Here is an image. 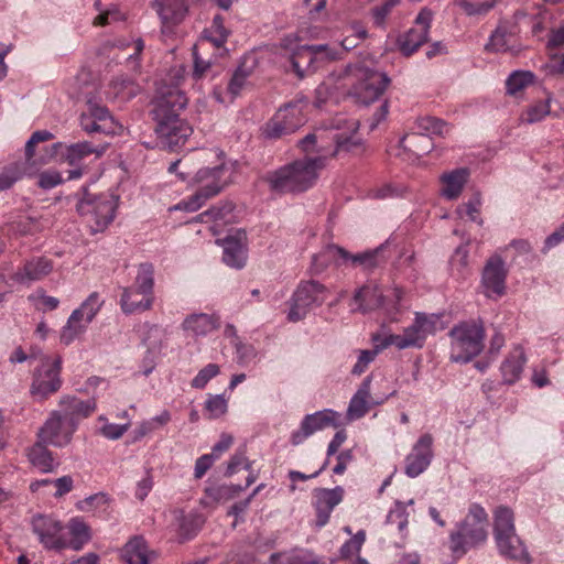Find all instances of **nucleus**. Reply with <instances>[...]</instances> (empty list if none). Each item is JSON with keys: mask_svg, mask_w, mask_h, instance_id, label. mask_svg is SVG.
Wrapping results in <instances>:
<instances>
[{"mask_svg": "<svg viewBox=\"0 0 564 564\" xmlns=\"http://www.w3.org/2000/svg\"><path fill=\"white\" fill-rule=\"evenodd\" d=\"M97 409L95 397L82 400L76 395L64 394L58 400V409L53 410L37 432V440L55 447H64L72 442L78 422L90 416Z\"/></svg>", "mask_w": 564, "mask_h": 564, "instance_id": "nucleus-1", "label": "nucleus"}, {"mask_svg": "<svg viewBox=\"0 0 564 564\" xmlns=\"http://www.w3.org/2000/svg\"><path fill=\"white\" fill-rule=\"evenodd\" d=\"M199 153L197 156H203ZM195 155H185L180 160L171 163L169 166L170 173H176L182 181H192L194 184L200 186V189L195 193L189 199L177 204L174 209L185 212H196L203 204L212 196L217 195L221 188V175L224 166L217 165L215 167H203L196 170L195 161L202 162L200 158Z\"/></svg>", "mask_w": 564, "mask_h": 564, "instance_id": "nucleus-2", "label": "nucleus"}, {"mask_svg": "<svg viewBox=\"0 0 564 564\" xmlns=\"http://www.w3.org/2000/svg\"><path fill=\"white\" fill-rule=\"evenodd\" d=\"M324 158L299 160L286 164L269 175L268 182L274 192L296 193L310 188L324 167Z\"/></svg>", "mask_w": 564, "mask_h": 564, "instance_id": "nucleus-3", "label": "nucleus"}, {"mask_svg": "<svg viewBox=\"0 0 564 564\" xmlns=\"http://www.w3.org/2000/svg\"><path fill=\"white\" fill-rule=\"evenodd\" d=\"M488 514L479 505H473L467 517L449 536V549L456 557L463 556L469 547L487 540Z\"/></svg>", "mask_w": 564, "mask_h": 564, "instance_id": "nucleus-4", "label": "nucleus"}, {"mask_svg": "<svg viewBox=\"0 0 564 564\" xmlns=\"http://www.w3.org/2000/svg\"><path fill=\"white\" fill-rule=\"evenodd\" d=\"M451 360L468 362L484 348L485 327L481 322H462L451 332Z\"/></svg>", "mask_w": 564, "mask_h": 564, "instance_id": "nucleus-5", "label": "nucleus"}, {"mask_svg": "<svg viewBox=\"0 0 564 564\" xmlns=\"http://www.w3.org/2000/svg\"><path fill=\"white\" fill-rule=\"evenodd\" d=\"M345 80L350 86V94L365 105L378 100L390 84L384 73L364 66L349 67Z\"/></svg>", "mask_w": 564, "mask_h": 564, "instance_id": "nucleus-6", "label": "nucleus"}, {"mask_svg": "<svg viewBox=\"0 0 564 564\" xmlns=\"http://www.w3.org/2000/svg\"><path fill=\"white\" fill-rule=\"evenodd\" d=\"M434 315L415 313L414 321L403 329L402 334L381 335L382 343L379 348L394 346L399 350L422 348L429 335L435 333Z\"/></svg>", "mask_w": 564, "mask_h": 564, "instance_id": "nucleus-7", "label": "nucleus"}, {"mask_svg": "<svg viewBox=\"0 0 564 564\" xmlns=\"http://www.w3.org/2000/svg\"><path fill=\"white\" fill-rule=\"evenodd\" d=\"M329 294V290L318 281H302L292 295L288 321L292 323L302 321L312 308L325 303Z\"/></svg>", "mask_w": 564, "mask_h": 564, "instance_id": "nucleus-8", "label": "nucleus"}, {"mask_svg": "<svg viewBox=\"0 0 564 564\" xmlns=\"http://www.w3.org/2000/svg\"><path fill=\"white\" fill-rule=\"evenodd\" d=\"M281 47L290 54L293 69L297 75H302L303 63L297 58L306 57V64H313L314 61H336L339 58L337 50L327 44L300 45L295 35L285 36L281 42Z\"/></svg>", "mask_w": 564, "mask_h": 564, "instance_id": "nucleus-9", "label": "nucleus"}, {"mask_svg": "<svg viewBox=\"0 0 564 564\" xmlns=\"http://www.w3.org/2000/svg\"><path fill=\"white\" fill-rule=\"evenodd\" d=\"M31 529L45 550L61 552L68 549L65 527L55 517L35 514L31 519Z\"/></svg>", "mask_w": 564, "mask_h": 564, "instance_id": "nucleus-10", "label": "nucleus"}, {"mask_svg": "<svg viewBox=\"0 0 564 564\" xmlns=\"http://www.w3.org/2000/svg\"><path fill=\"white\" fill-rule=\"evenodd\" d=\"M61 369V357L53 360L45 358L34 372L30 389L31 394L39 400H44L57 392L62 386Z\"/></svg>", "mask_w": 564, "mask_h": 564, "instance_id": "nucleus-11", "label": "nucleus"}, {"mask_svg": "<svg viewBox=\"0 0 564 564\" xmlns=\"http://www.w3.org/2000/svg\"><path fill=\"white\" fill-rule=\"evenodd\" d=\"M341 259L343 262L351 261L355 264L362 267L364 269L371 270L380 265L379 250L366 251L356 256H351L344 248L330 245L327 246L323 251L313 258V267L317 272L323 271L329 261H337Z\"/></svg>", "mask_w": 564, "mask_h": 564, "instance_id": "nucleus-12", "label": "nucleus"}, {"mask_svg": "<svg viewBox=\"0 0 564 564\" xmlns=\"http://www.w3.org/2000/svg\"><path fill=\"white\" fill-rule=\"evenodd\" d=\"M340 425V414L332 409H324L307 414L303 417L300 427L292 432L291 443L294 446L303 444L314 433L326 427H337Z\"/></svg>", "mask_w": 564, "mask_h": 564, "instance_id": "nucleus-13", "label": "nucleus"}, {"mask_svg": "<svg viewBox=\"0 0 564 564\" xmlns=\"http://www.w3.org/2000/svg\"><path fill=\"white\" fill-rule=\"evenodd\" d=\"M304 122L302 109L296 105H290L280 109L276 116L265 124L263 134L269 139L279 138L296 131Z\"/></svg>", "mask_w": 564, "mask_h": 564, "instance_id": "nucleus-14", "label": "nucleus"}, {"mask_svg": "<svg viewBox=\"0 0 564 564\" xmlns=\"http://www.w3.org/2000/svg\"><path fill=\"white\" fill-rule=\"evenodd\" d=\"M345 490L343 487L316 488L313 490V507L316 513L315 527L321 529L325 527L336 506L344 499Z\"/></svg>", "mask_w": 564, "mask_h": 564, "instance_id": "nucleus-15", "label": "nucleus"}, {"mask_svg": "<svg viewBox=\"0 0 564 564\" xmlns=\"http://www.w3.org/2000/svg\"><path fill=\"white\" fill-rule=\"evenodd\" d=\"M80 210L93 232L104 231L115 218V205L108 199L82 203Z\"/></svg>", "mask_w": 564, "mask_h": 564, "instance_id": "nucleus-16", "label": "nucleus"}, {"mask_svg": "<svg viewBox=\"0 0 564 564\" xmlns=\"http://www.w3.org/2000/svg\"><path fill=\"white\" fill-rule=\"evenodd\" d=\"M433 20V12L423 8L411 28L400 40V48L403 54L411 55L427 41L429 31Z\"/></svg>", "mask_w": 564, "mask_h": 564, "instance_id": "nucleus-17", "label": "nucleus"}, {"mask_svg": "<svg viewBox=\"0 0 564 564\" xmlns=\"http://www.w3.org/2000/svg\"><path fill=\"white\" fill-rule=\"evenodd\" d=\"M507 271L500 257H492L484 268L481 283L487 297L497 299L505 294Z\"/></svg>", "mask_w": 564, "mask_h": 564, "instance_id": "nucleus-18", "label": "nucleus"}, {"mask_svg": "<svg viewBox=\"0 0 564 564\" xmlns=\"http://www.w3.org/2000/svg\"><path fill=\"white\" fill-rule=\"evenodd\" d=\"M54 270V262L45 256H36L26 260L13 274V280L20 284L41 281Z\"/></svg>", "mask_w": 564, "mask_h": 564, "instance_id": "nucleus-19", "label": "nucleus"}, {"mask_svg": "<svg viewBox=\"0 0 564 564\" xmlns=\"http://www.w3.org/2000/svg\"><path fill=\"white\" fill-rule=\"evenodd\" d=\"M432 444L433 437L430 434H424L419 438L405 459L408 476L416 477L429 467L433 456Z\"/></svg>", "mask_w": 564, "mask_h": 564, "instance_id": "nucleus-20", "label": "nucleus"}, {"mask_svg": "<svg viewBox=\"0 0 564 564\" xmlns=\"http://www.w3.org/2000/svg\"><path fill=\"white\" fill-rule=\"evenodd\" d=\"M82 127L88 132H102V133H117L122 129V126L117 123L110 116L107 108L101 106H93L89 115L82 116Z\"/></svg>", "mask_w": 564, "mask_h": 564, "instance_id": "nucleus-21", "label": "nucleus"}, {"mask_svg": "<svg viewBox=\"0 0 564 564\" xmlns=\"http://www.w3.org/2000/svg\"><path fill=\"white\" fill-rule=\"evenodd\" d=\"M192 127L183 119H174L156 123V133L163 144L170 149L183 145L192 134Z\"/></svg>", "mask_w": 564, "mask_h": 564, "instance_id": "nucleus-22", "label": "nucleus"}, {"mask_svg": "<svg viewBox=\"0 0 564 564\" xmlns=\"http://www.w3.org/2000/svg\"><path fill=\"white\" fill-rule=\"evenodd\" d=\"M224 262L235 269H241L247 260V237L245 231L227 236L223 242Z\"/></svg>", "mask_w": 564, "mask_h": 564, "instance_id": "nucleus-23", "label": "nucleus"}, {"mask_svg": "<svg viewBox=\"0 0 564 564\" xmlns=\"http://www.w3.org/2000/svg\"><path fill=\"white\" fill-rule=\"evenodd\" d=\"M499 553L510 560L530 563L529 552L517 532L495 539Z\"/></svg>", "mask_w": 564, "mask_h": 564, "instance_id": "nucleus-24", "label": "nucleus"}, {"mask_svg": "<svg viewBox=\"0 0 564 564\" xmlns=\"http://www.w3.org/2000/svg\"><path fill=\"white\" fill-rule=\"evenodd\" d=\"M469 172L467 169H456L444 173L441 176V195L446 199H456L460 196L466 183L468 182Z\"/></svg>", "mask_w": 564, "mask_h": 564, "instance_id": "nucleus-25", "label": "nucleus"}, {"mask_svg": "<svg viewBox=\"0 0 564 564\" xmlns=\"http://www.w3.org/2000/svg\"><path fill=\"white\" fill-rule=\"evenodd\" d=\"M525 361L523 348L521 346L513 347L500 367L503 382L507 384L517 382L521 377Z\"/></svg>", "mask_w": 564, "mask_h": 564, "instance_id": "nucleus-26", "label": "nucleus"}, {"mask_svg": "<svg viewBox=\"0 0 564 564\" xmlns=\"http://www.w3.org/2000/svg\"><path fill=\"white\" fill-rule=\"evenodd\" d=\"M354 304V310L360 312L379 308L384 304L382 290L376 284L364 285L355 293Z\"/></svg>", "mask_w": 564, "mask_h": 564, "instance_id": "nucleus-27", "label": "nucleus"}, {"mask_svg": "<svg viewBox=\"0 0 564 564\" xmlns=\"http://www.w3.org/2000/svg\"><path fill=\"white\" fill-rule=\"evenodd\" d=\"M154 297L145 295L139 289L131 286L124 288L120 299V306L123 313L133 314L148 311L153 305Z\"/></svg>", "mask_w": 564, "mask_h": 564, "instance_id": "nucleus-28", "label": "nucleus"}, {"mask_svg": "<svg viewBox=\"0 0 564 564\" xmlns=\"http://www.w3.org/2000/svg\"><path fill=\"white\" fill-rule=\"evenodd\" d=\"M182 326L195 337L206 336L219 327V318L214 314H192L183 321Z\"/></svg>", "mask_w": 564, "mask_h": 564, "instance_id": "nucleus-29", "label": "nucleus"}, {"mask_svg": "<svg viewBox=\"0 0 564 564\" xmlns=\"http://www.w3.org/2000/svg\"><path fill=\"white\" fill-rule=\"evenodd\" d=\"M153 7L160 15L163 26L166 29L178 24L186 14V8L177 0H153Z\"/></svg>", "mask_w": 564, "mask_h": 564, "instance_id": "nucleus-30", "label": "nucleus"}, {"mask_svg": "<svg viewBox=\"0 0 564 564\" xmlns=\"http://www.w3.org/2000/svg\"><path fill=\"white\" fill-rule=\"evenodd\" d=\"M370 378H366L350 399L347 417L352 421L362 417L369 410Z\"/></svg>", "mask_w": 564, "mask_h": 564, "instance_id": "nucleus-31", "label": "nucleus"}, {"mask_svg": "<svg viewBox=\"0 0 564 564\" xmlns=\"http://www.w3.org/2000/svg\"><path fill=\"white\" fill-rule=\"evenodd\" d=\"M40 440L28 449V459L31 465L42 473H51L55 469L56 463L52 456V453Z\"/></svg>", "mask_w": 564, "mask_h": 564, "instance_id": "nucleus-32", "label": "nucleus"}, {"mask_svg": "<svg viewBox=\"0 0 564 564\" xmlns=\"http://www.w3.org/2000/svg\"><path fill=\"white\" fill-rule=\"evenodd\" d=\"M243 488L236 485L210 486L205 489V497L202 505L205 507H215L234 499Z\"/></svg>", "mask_w": 564, "mask_h": 564, "instance_id": "nucleus-33", "label": "nucleus"}, {"mask_svg": "<svg viewBox=\"0 0 564 564\" xmlns=\"http://www.w3.org/2000/svg\"><path fill=\"white\" fill-rule=\"evenodd\" d=\"M400 145L415 158L430 153L434 147L432 138L425 133H408L400 140Z\"/></svg>", "mask_w": 564, "mask_h": 564, "instance_id": "nucleus-34", "label": "nucleus"}, {"mask_svg": "<svg viewBox=\"0 0 564 564\" xmlns=\"http://www.w3.org/2000/svg\"><path fill=\"white\" fill-rule=\"evenodd\" d=\"M229 36V31L224 25L221 15H216L210 28L206 29L199 40V47H207L209 44L216 48L224 46Z\"/></svg>", "mask_w": 564, "mask_h": 564, "instance_id": "nucleus-35", "label": "nucleus"}, {"mask_svg": "<svg viewBox=\"0 0 564 564\" xmlns=\"http://www.w3.org/2000/svg\"><path fill=\"white\" fill-rule=\"evenodd\" d=\"M90 323L86 321L82 311H73L69 315L66 325L61 330V341L65 345H69L77 339Z\"/></svg>", "mask_w": 564, "mask_h": 564, "instance_id": "nucleus-36", "label": "nucleus"}, {"mask_svg": "<svg viewBox=\"0 0 564 564\" xmlns=\"http://www.w3.org/2000/svg\"><path fill=\"white\" fill-rule=\"evenodd\" d=\"M514 512L507 506H499L494 511V539L514 533Z\"/></svg>", "mask_w": 564, "mask_h": 564, "instance_id": "nucleus-37", "label": "nucleus"}, {"mask_svg": "<svg viewBox=\"0 0 564 564\" xmlns=\"http://www.w3.org/2000/svg\"><path fill=\"white\" fill-rule=\"evenodd\" d=\"M139 85L128 78H116L108 86V96L119 102H126L138 95Z\"/></svg>", "mask_w": 564, "mask_h": 564, "instance_id": "nucleus-38", "label": "nucleus"}, {"mask_svg": "<svg viewBox=\"0 0 564 564\" xmlns=\"http://www.w3.org/2000/svg\"><path fill=\"white\" fill-rule=\"evenodd\" d=\"M122 556L128 564H148V545L142 536L130 539L122 549Z\"/></svg>", "mask_w": 564, "mask_h": 564, "instance_id": "nucleus-39", "label": "nucleus"}, {"mask_svg": "<svg viewBox=\"0 0 564 564\" xmlns=\"http://www.w3.org/2000/svg\"><path fill=\"white\" fill-rule=\"evenodd\" d=\"M68 528L72 536L70 540L68 539V547L75 551L82 550L91 539L90 528L79 518L70 519Z\"/></svg>", "mask_w": 564, "mask_h": 564, "instance_id": "nucleus-40", "label": "nucleus"}, {"mask_svg": "<svg viewBox=\"0 0 564 564\" xmlns=\"http://www.w3.org/2000/svg\"><path fill=\"white\" fill-rule=\"evenodd\" d=\"M105 150V145L100 148H94L89 142L84 141L67 147L65 158L70 165H77L84 158L88 155L95 154L96 158H100Z\"/></svg>", "mask_w": 564, "mask_h": 564, "instance_id": "nucleus-41", "label": "nucleus"}, {"mask_svg": "<svg viewBox=\"0 0 564 564\" xmlns=\"http://www.w3.org/2000/svg\"><path fill=\"white\" fill-rule=\"evenodd\" d=\"M317 556L305 550L291 553H273L270 556V564H315Z\"/></svg>", "mask_w": 564, "mask_h": 564, "instance_id": "nucleus-42", "label": "nucleus"}, {"mask_svg": "<svg viewBox=\"0 0 564 564\" xmlns=\"http://www.w3.org/2000/svg\"><path fill=\"white\" fill-rule=\"evenodd\" d=\"M152 104H153L152 115H153V119L156 121V123L167 121V120L171 121L174 119H180V112L183 109H174V108H172V106H169L167 99H165V97L162 95L160 89L158 90V94H156L155 98L153 99Z\"/></svg>", "mask_w": 564, "mask_h": 564, "instance_id": "nucleus-43", "label": "nucleus"}, {"mask_svg": "<svg viewBox=\"0 0 564 564\" xmlns=\"http://www.w3.org/2000/svg\"><path fill=\"white\" fill-rule=\"evenodd\" d=\"M371 340L373 343V349L360 351L357 362L355 364V366L351 369L352 375L360 376L361 373H364L366 371V369L368 368V366L375 360L377 355L380 351L386 349V348H379L382 343L380 334L372 335Z\"/></svg>", "mask_w": 564, "mask_h": 564, "instance_id": "nucleus-44", "label": "nucleus"}, {"mask_svg": "<svg viewBox=\"0 0 564 564\" xmlns=\"http://www.w3.org/2000/svg\"><path fill=\"white\" fill-rule=\"evenodd\" d=\"M534 80V74L530 70H514L506 82V89L509 95H517Z\"/></svg>", "mask_w": 564, "mask_h": 564, "instance_id": "nucleus-45", "label": "nucleus"}, {"mask_svg": "<svg viewBox=\"0 0 564 564\" xmlns=\"http://www.w3.org/2000/svg\"><path fill=\"white\" fill-rule=\"evenodd\" d=\"M154 271L153 267L149 263L140 264L138 268V273L134 281V288L139 289L145 295L153 296L154 289Z\"/></svg>", "mask_w": 564, "mask_h": 564, "instance_id": "nucleus-46", "label": "nucleus"}, {"mask_svg": "<svg viewBox=\"0 0 564 564\" xmlns=\"http://www.w3.org/2000/svg\"><path fill=\"white\" fill-rule=\"evenodd\" d=\"M11 230L20 236L34 235L43 230V225L39 218L24 216L11 224Z\"/></svg>", "mask_w": 564, "mask_h": 564, "instance_id": "nucleus-47", "label": "nucleus"}, {"mask_svg": "<svg viewBox=\"0 0 564 564\" xmlns=\"http://www.w3.org/2000/svg\"><path fill=\"white\" fill-rule=\"evenodd\" d=\"M205 411L210 420L225 415L228 411V398L225 394H209L205 402Z\"/></svg>", "mask_w": 564, "mask_h": 564, "instance_id": "nucleus-48", "label": "nucleus"}, {"mask_svg": "<svg viewBox=\"0 0 564 564\" xmlns=\"http://www.w3.org/2000/svg\"><path fill=\"white\" fill-rule=\"evenodd\" d=\"M417 128L421 130L420 133H425L431 137V134L436 135H445L448 133L449 128L448 124L437 118L434 117H423L417 119Z\"/></svg>", "mask_w": 564, "mask_h": 564, "instance_id": "nucleus-49", "label": "nucleus"}, {"mask_svg": "<svg viewBox=\"0 0 564 564\" xmlns=\"http://www.w3.org/2000/svg\"><path fill=\"white\" fill-rule=\"evenodd\" d=\"M365 541L366 532L364 530H360L356 534L351 535V538L341 545L339 550L340 557L351 558L355 555H359Z\"/></svg>", "mask_w": 564, "mask_h": 564, "instance_id": "nucleus-50", "label": "nucleus"}, {"mask_svg": "<svg viewBox=\"0 0 564 564\" xmlns=\"http://www.w3.org/2000/svg\"><path fill=\"white\" fill-rule=\"evenodd\" d=\"M102 304L104 301L100 299L99 293L93 292L75 311H82V314H84L86 321L91 323L97 313L100 311Z\"/></svg>", "mask_w": 564, "mask_h": 564, "instance_id": "nucleus-51", "label": "nucleus"}, {"mask_svg": "<svg viewBox=\"0 0 564 564\" xmlns=\"http://www.w3.org/2000/svg\"><path fill=\"white\" fill-rule=\"evenodd\" d=\"M23 175L19 163L6 166L0 172V192L11 188Z\"/></svg>", "mask_w": 564, "mask_h": 564, "instance_id": "nucleus-52", "label": "nucleus"}, {"mask_svg": "<svg viewBox=\"0 0 564 564\" xmlns=\"http://www.w3.org/2000/svg\"><path fill=\"white\" fill-rule=\"evenodd\" d=\"M457 6L468 15H484L488 13L495 6L496 0H488L479 3H473L467 0L457 1Z\"/></svg>", "mask_w": 564, "mask_h": 564, "instance_id": "nucleus-53", "label": "nucleus"}, {"mask_svg": "<svg viewBox=\"0 0 564 564\" xmlns=\"http://www.w3.org/2000/svg\"><path fill=\"white\" fill-rule=\"evenodd\" d=\"M162 95L167 99V105L174 109H185L188 99L185 94L176 86L160 88Z\"/></svg>", "mask_w": 564, "mask_h": 564, "instance_id": "nucleus-54", "label": "nucleus"}, {"mask_svg": "<svg viewBox=\"0 0 564 564\" xmlns=\"http://www.w3.org/2000/svg\"><path fill=\"white\" fill-rule=\"evenodd\" d=\"M400 2V0H387L382 4L371 9V17L373 24L377 28L384 29L388 15L392 9Z\"/></svg>", "mask_w": 564, "mask_h": 564, "instance_id": "nucleus-55", "label": "nucleus"}, {"mask_svg": "<svg viewBox=\"0 0 564 564\" xmlns=\"http://www.w3.org/2000/svg\"><path fill=\"white\" fill-rule=\"evenodd\" d=\"M480 205H481V198L479 194H476L470 200H468L466 204L460 206L458 208V214L463 216V213L465 216L479 225L482 224V219L480 218Z\"/></svg>", "mask_w": 564, "mask_h": 564, "instance_id": "nucleus-56", "label": "nucleus"}, {"mask_svg": "<svg viewBox=\"0 0 564 564\" xmlns=\"http://www.w3.org/2000/svg\"><path fill=\"white\" fill-rule=\"evenodd\" d=\"M219 366L216 364H208L192 380V387L196 389H203L206 387L209 380L219 375Z\"/></svg>", "mask_w": 564, "mask_h": 564, "instance_id": "nucleus-57", "label": "nucleus"}, {"mask_svg": "<svg viewBox=\"0 0 564 564\" xmlns=\"http://www.w3.org/2000/svg\"><path fill=\"white\" fill-rule=\"evenodd\" d=\"M486 48L491 52H506L509 48L507 31L497 29L486 44Z\"/></svg>", "mask_w": 564, "mask_h": 564, "instance_id": "nucleus-58", "label": "nucleus"}, {"mask_svg": "<svg viewBox=\"0 0 564 564\" xmlns=\"http://www.w3.org/2000/svg\"><path fill=\"white\" fill-rule=\"evenodd\" d=\"M207 47H199V42L193 47V56H194V75L197 78H200L213 65L212 59H206L202 56L200 50H206Z\"/></svg>", "mask_w": 564, "mask_h": 564, "instance_id": "nucleus-59", "label": "nucleus"}, {"mask_svg": "<svg viewBox=\"0 0 564 564\" xmlns=\"http://www.w3.org/2000/svg\"><path fill=\"white\" fill-rule=\"evenodd\" d=\"M248 76L249 73L240 67L234 73L228 84V90L232 97H236L240 94L242 88L246 86Z\"/></svg>", "mask_w": 564, "mask_h": 564, "instance_id": "nucleus-60", "label": "nucleus"}, {"mask_svg": "<svg viewBox=\"0 0 564 564\" xmlns=\"http://www.w3.org/2000/svg\"><path fill=\"white\" fill-rule=\"evenodd\" d=\"M63 183V177L59 172L50 170L39 174V186L43 189H51Z\"/></svg>", "mask_w": 564, "mask_h": 564, "instance_id": "nucleus-61", "label": "nucleus"}, {"mask_svg": "<svg viewBox=\"0 0 564 564\" xmlns=\"http://www.w3.org/2000/svg\"><path fill=\"white\" fill-rule=\"evenodd\" d=\"M550 113L549 100L541 101L530 107L527 111V122L534 123L542 120Z\"/></svg>", "mask_w": 564, "mask_h": 564, "instance_id": "nucleus-62", "label": "nucleus"}, {"mask_svg": "<svg viewBox=\"0 0 564 564\" xmlns=\"http://www.w3.org/2000/svg\"><path fill=\"white\" fill-rule=\"evenodd\" d=\"M171 421V413L167 410H163L160 414L153 416L150 422L141 425V435L152 431L155 427L164 426Z\"/></svg>", "mask_w": 564, "mask_h": 564, "instance_id": "nucleus-63", "label": "nucleus"}, {"mask_svg": "<svg viewBox=\"0 0 564 564\" xmlns=\"http://www.w3.org/2000/svg\"><path fill=\"white\" fill-rule=\"evenodd\" d=\"M123 19V15L116 8L108 9L106 11L100 12L94 20V25L96 26H105L110 24L112 21H120Z\"/></svg>", "mask_w": 564, "mask_h": 564, "instance_id": "nucleus-64", "label": "nucleus"}]
</instances>
